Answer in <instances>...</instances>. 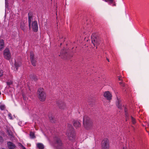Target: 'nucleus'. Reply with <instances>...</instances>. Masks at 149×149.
I'll use <instances>...</instances> for the list:
<instances>
[{
	"mask_svg": "<svg viewBox=\"0 0 149 149\" xmlns=\"http://www.w3.org/2000/svg\"><path fill=\"white\" fill-rule=\"evenodd\" d=\"M20 28L23 31H25V26L24 24V23L21 24V26H20Z\"/></svg>",
	"mask_w": 149,
	"mask_h": 149,
	"instance_id": "f3484780",
	"label": "nucleus"
},
{
	"mask_svg": "<svg viewBox=\"0 0 149 149\" xmlns=\"http://www.w3.org/2000/svg\"><path fill=\"white\" fill-rule=\"evenodd\" d=\"M118 79L119 81H120L119 82V84H121L122 83L121 82V79L120 78V77H119V78H118Z\"/></svg>",
	"mask_w": 149,
	"mask_h": 149,
	"instance_id": "b1692460",
	"label": "nucleus"
},
{
	"mask_svg": "<svg viewBox=\"0 0 149 149\" xmlns=\"http://www.w3.org/2000/svg\"><path fill=\"white\" fill-rule=\"evenodd\" d=\"M113 0H105V1H110V2H111V3H112V2H113Z\"/></svg>",
	"mask_w": 149,
	"mask_h": 149,
	"instance_id": "a878e982",
	"label": "nucleus"
},
{
	"mask_svg": "<svg viewBox=\"0 0 149 149\" xmlns=\"http://www.w3.org/2000/svg\"><path fill=\"white\" fill-rule=\"evenodd\" d=\"M7 144L8 148L10 149H14L15 147V144L10 142H8Z\"/></svg>",
	"mask_w": 149,
	"mask_h": 149,
	"instance_id": "9d476101",
	"label": "nucleus"
},
{
	"mask_svg": "<svg viewBox=\"0 0 149 149\" xmlns=\"http://www.w3.org/2000/svg\"><path fill=\"white\" fill-rule=\"evenodd\" d=\"M30 136L32 139L34 138L35 137L34 134L33 132H31L30 134Z\"/></svg>",
	"mask_w": 149,
	"mask_h": 149,
	"instance_id": "a211bd4d",
	"label": "nucleus"
},
{
	"mask_svg": "<svg viewBox=\"0 0 149 149\" xmlns=\"http://www.w3.org/2000/svg\"><path fill=\"white\" fill-rule=\"evenodd\" d=\"M30 59L32 65L35 66L36 65V61L34 58V55L33 53L31 52L30 54Z\"/></svg>",
	"mask_w": 149,
	"mask_h": 149,
	"instance_id": "423d86ee",
	"label": "nucleus"
},
{
	"mask_svg": "<svg viewBox=\"0 0 149 149\" xmlns=\"http://www.w3.org/2000/svg\"><path fill=\"white\" fill-rule=\"evenodd\" d=\"M7 85L8 86H10L13 85V82L12 81H10L7 82Z\"/></svg>",
	"mask_w": 149,
	"mask_h": 149,
	"instance_id": "412c9836",
	"label": "nucleus"
},
{
	"mask_svg": "<svg viewBox=\"0 0 149 149\" xmlns=\"http://www.w3.org/2000/svg\"><path fill=\"white\" fill-rule=\"evenodd\" d=\"M102 149H109V145L108 140L107 139H104L102 142Z\"/></svg>",
	"mask_w": 149,
	"mask_h": 149,
	"instance_id": "20e7f679",
	"label": "nucleus"
},
{
	"mask_svg": "<svg viewBox=\"0 0 149 149\" xmlns=\"http://www.w3.org/2000/svg\"><path fill=\"white\" fill-rule=\"evenodd\" d=\"M21 65V63L20 62L15 61L14 64V67L15 70H17L18 68L19 67H20Z\"/></svg>",
	"mask_w": 149,
	"mask_h": 149,
	"instance_id": "9b49d317",
	"label": "nucleus"
},
{
	"mask_svg": "<svg viewBox=\"0 0 149 149\" xmlns=\"http://www.w3.org/2000/svg\"><path fill=\"white\" fill-rule=\"evenodd\" d=\"M37 146L39 149H43L44 148V145L41 143H38L37 144Z\"/></svg>",
	"mask_w": 149,
	"mask_h": 149,
	"instance_id": "2eb2a0df",
	"label": "nucleus"
},
{
	"mask_svg": "<svg viewBox=\"0 0 149 149\" xmlns=\"http://www.w3.org/2000/svg\"><path fill=\"white\" fill-rule=\"evenodd\" d=\"M3 141V138L2 137H0V142H2Z\"/></svg>",
	"mask_w": 149,
	"mask_h": 149,
	"instance_id": "393cba45",
	"label": "nucleus"
},
{
	"mask_svg": "<svg viewBox=\"0 0 149 149\" xmlns=\"http://www.w3.org/2000/svg\"><path fill=\"white\" fill-rule=\"evenodd\" d=\"M4 47V43L3 40H0V50L1 51Z\"/></svg>",
	"mask_w": 149,
	"mask_h": 149,
	"instance_id": "4468645a",
	"label": "nucleus"
},
{
	"mask_svg": "<svg viewBox=\"0 0 149 149\" xmlns=\"http://www.w3.org/2000/svg\"><path fill=\"white\" fill-rule=\"evenodd\" d=\"M83 124L84 127L87 129L89 128L92 124L89 118L86 116H84L83 118Z\"/></svg>",
	"mask_w": 149,
	"mask_h": 149,
	"instance_id": "7ed1b4c3",
	"label": "nucleus"
},
{
	"mask_svg": "<svg viewBox=\"0 0 149 149\" xmlns=\"http://www.w3.org/2000/svg\"><path fill=\"white\" fill-rule=\"evenodd\" d=\"M29 27L30 29L32 28L33 31L35 32H36L38 31V26L37 22L36 21H35L32 23L31 26L30 23L32 20V17L31 15L29 13Z\"/></svg>",
	"mask_w": 149,
	"mask_h": 149,
	"instance_id": "f257e3e1",
	"label": "nucleus"
},
{
	"mask_svg": "<svg viewBox=\"0 0 149 149\" xmlns=\"http://www.w3.org/2000/svg\"><path fill=\"white\" fill-rule=\"evenodd\" d=\"M56 143L59 146H61L62 144L61 141L58 138L56 139Z\"/></svg>",
	"mask_w": 149,
	"mask_h": 149,
	"instance_id": "dca6fc26",
	"label": "nucleus"
},
{
	"mask_svg": "<svg viewBox=\"0 0 149 149\" xmlns=\"http://www.w3.org/2000/svg\"><path fill=\"white\" fill-rule=\"evenodd\" d=\"M5 6L6 7H7V1H6V0H5Z\"/></svg>",
	"mask_w": 149,
	"mask_h": 149,
	"instance_id": "c85d7f7f",
	"label": "nucleus"
},
{
	"mask_svg": "<svg viewBox=\"0 0 149 149\" xmlns=\"http://www.w3.org/2000/svg\"><path fill=\"white\" fill-rule=\"evenodd\" d=\"M67 135L68 136V138L70 140H74V139L75 135L72 132H70L68 134H67Z\"/></svg>",
	"mask_w": 149,
	"mask_h": 149,
	"instance_id": "6e6552de",
	"label": "nucleus"
},
{
	"mask_svg": "<svg viewBox=\"0 0 149 149\" xmlns=\"http://www.w3.org/2000/svg\"><path fill=\"white\" fill-rule=\"evenodd\" d=\"M23 149H25V148L24 147H23Z\"/></svg>",
	"mask_w": 149,
	"mask_h": 149,
	"instance_id": "72a5a7b5",
	"label": "nucleus"
},
{
	"mask_svg": "<svg viewBox=\"0 0 149 149\" xmlns=\"http://www.w3.org/2000/svg\"><path fill=\"white\" fill-rule=\"evenodd\" d=\"M8 116L9 118L10 119H13V118L10 113H9L8 114Z\"/></svg>",
	"mask_w": 149,
	"mask_h": 149,
	"instance_id": "4be33fe9",
	"label": "nucleus"
},
{
	"mask_svg": "<svg viewBox=\"0 0 149 149\" xmlns=\"http://www.w3.org/2000/svg\"><path fill=\"white\" fill-rule=\"evenodd\" d=\"M123 149H126V148H123Z\"/></svg>",
	"mask_w": 149,
	"mask_h": 149,
	"instance_id": "f704fd0d",
	"label": "nucleus"
},
{
	"mask_svg": "<svg viewBox=\"0 0 149 149\" xmlns=\"http://www.w3.org/2000/svg\"><path fill=\"white\" fill-rule=\"evenodd\" d=\"M3 55L4 58L7 60H9L11 58L9 50L8 48H6L4 50Z\"/></svg>",
	"mask_w": 149,
	"mask_h": 149,
	"instance_id": "39448f33",
	"label": "nucleus"
},
{
	"mask_svg": "<svg viewBox=\"0 0 149 149\" xmlns=\"http://www.w3.org/2000/svg\"><path fill=\"white\" fill-rule=\"evenodd\" d=\"M128 119L127 118V117H126V120H128Z\"/></svg>",
	"mask_w": 149,
	"mask_h": 149,
	"instance_id": "473e14b6",
	"label": "nucleus"
},
{
	"mask_svg": "<svg viewBox=\"0 0 149 149\" xmlns=\"http://www.w3.org/2000/svg\"><path fill=\"white\" fill-rule=\"evenodd\" d=\"M117 98L118 103H117L116 105L119 108L121 109L122 108V106H123V105L121 104V100L118 97Z\"/></svg>",
	"mask_w": 149,
	"mask_h": 149,
	"instance_id": "f8f14e48",
	"label": "nucleus"
},
{
	"mask_svg": "<svg viewBox=\"0 0 149 149\" xmlns=\"http://www.w3.org/2000/svg\"><path fill=\"white\" fill-rule=\"evenodd\" d=\"M122 86H125L124 84H122Z\"/></svg>",
	"mask_w": 149,
	"mask_h": 149,
	"instance_id": "2f4dec72",
	"label": "nucleus"
},
{
	"mask_svg": "<svg viewBox=\"0 0 149 149\" xmlns=\"http://www.w3.org/2000/svg\"><path fill=\"white\" fill-rule=\"evenodd\" d=\"M49 119H50V120L52 119V117H51L50 118V117H49Z\"/></svg>",
	"mask_w": 149,
	"mask_h": 149,
	"instance_id": "c756f323",
	"label": "nucleus"
},
{
	"mask_svg": "<svg viewBox=\"0 0 149 149\" xmlns=\"http://www.w3.org/2000/svg\"><path fill=\"white\" fill-rule=\"evenodd\" d=\"M73 125L75 127H78L80 126V124L79 122L78 121H74Z\"/></svg>",
	"mask_w": 149,
	"mask_h": 149,
	"instance_id": "ddd939ff",
	"label": "nucleus"
},
{
	"mask_svg": "<svg viewBox=\"0 0 149 149\" xmlns=\"http://www.w3.org/2000/svg\"><path fill=\"white\" fill-rule=\"evenodd\" d=\"M104 96L108 100H109L111 99L112 95L109 91L105 92L104 93Z\"/></svg>",
	"mask_w": 149,
	"mask_h": 149,
	"instance_id": "0eeeda50",
	"label": "nucleus"
},
{
	"mask_svg": "<svg viewBox=\"0 0 149 149\" xmlns=\"http://www.w3.org/2000/svg\"><path fill=\"white\" fill-rule=\"evenodd\" d=\"M3 72L2 70H0V77L3 74Z\"/></svg>",
	"mask_w": 149,
	"mask_h": 149,
	"instance_id": "5701e85b",
	"label": "nucleus"
},
{
	"mask_svg": "<svg viewBox=\"0 0 149 149\" xmlns=\"http://www.w3.org/2000/svg\"><path fill=\"white\" fill-rule=\"evenodd\" d=\"M59 107L60 109H62V108L60 106H59Z\"/></svg>",
	"mask_w": 149,
	"mask_h": 149,
	"instance_id": "7c9ffc66",
	"label": "nucleus"
},
{
	"mask_svg": "<svg viewBox=\"0 0 149 149\" xmlns=\"http://www.w3.org/2000/svg\"><path fill=\"white\" fill-rule=\"evenodd\" d=\"M91 40L92 42L93 43L95 47H97L99 44L98 42L97 41V39L96 38L92 37Z\"/></svg>",
	"mask_w": 149,
	"mask_h": 149,
	"instance_id": "1a4fd4ad",
	"label": "nucleus"
},
{
	"mask_svg": "<svg viewBox=\"0 0 149 149\" xmlns=\"http://www.w3.org/2000/svg\"><path fill=\"white\" fill-rule=\"evenodd\" d=\"M24 100H26V98L25 97V95H23Z\"/></svg>",
	"mask_w": 149,
	"mask_h": 149,
	"instance_id": "bb28decb",
	"label": "nucleus"
},
{
	"mask_svg": "<svg viewBox=\"0 0 149 149\" xmlns=\"http://www.w3.org/2000/svg\"><path fill=\"white\" fill-rule=\"evenodd\" d=\"M5 107L4 104H1L0 105V109L1 110H3L5 109Z\"/></svg>",
	"mask_w": 149,
	"mask_h": 149,
	"instance_id": "6ab92c4d",
	"label": "nucleus"
},
{
	"mask_svg": "<svg viewBox=\"0 0 149 149\" xmlns=\"http://www.w3.org/2000/svg\"><path fill=\"white\" fill-rule=\"evenodd\" d=\"M125 116L126 117H127V113L126 112V109L125 108Z\"/></svg>",
	"mask_w": 149,
	"mask_h": 149,
	"instance_id": "cd10ccee",
	"label": "nucleus"
},
{
	"mask_svg": "<svg viewBox=\"0 0 149 149\" xmlns=\"http://www.w3.org/2000/svg\"><path fill=\"white\" fill-rule=\"evenodd\" d=\"M131 119L132 121V124H134L136 123V120L134 118L132 117L131 116Z\"/></svg>",
	"mask_w": 149,
	"mask_h": 149,
	"instance_id": "aec40b11",
	"label": "nucleus"
},
{
	"mask_svg": "<svg viewBox=\"0 0 149 149\" xmlns=\"http://www.w3.org/2000/svg\"><path fill=\"white\" fill-rule=\"evenodd\" d=\"M37 93L40 100L42 102L44 101L46 99V95L44 91V89L42 88H40L38 89Z\"/></svg>",
	"mask_w": 149,
	"mask_h": 149,
	"instance_id": "f03ea898",
	"label": "nucleus"
}]
</instances>
